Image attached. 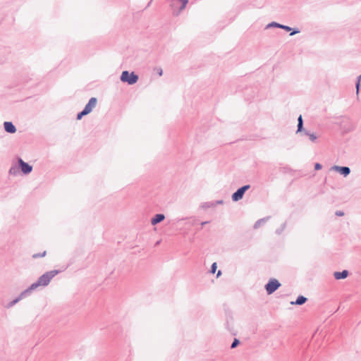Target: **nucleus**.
<instances>
[{"label":"nucleus","instance_id":"1","mask_svg":"<svg viewBox=\"0 0 361 361\" xmlns=\"http://www.w3.org/2000/svg\"><path fill=\"white\" fill-rule=\"evenodd\" d=\"M57 271H51L43 274L37 281L31 285L30 289H35L39 286H47L51 281V279L57 274Z\"/></svg>","mask_w":361,"mask_h":361},{"label":"nucleus","instance_id":"2","mask_svg":"<svg viewBox=\"0 0 361 361\" xmlns=\"http://www.w3.org/2000/svg\"><path fill=\"white\" fill-rule=\"evenodd\" d=\"M97 99L95 97H92L89 102L86 104L85 109L82 111H81L80 114H78L77 118L78 120L81 119L83 116H85L88 114H90L92 109L96 106L97 105Z\"/></svg>","mask_w":361,"mask_h":361},{"label":"nucleus","instance_id":"3","mask_svg":"<svg viewBox=\"0 0 361 361\" xmlns=\"http://www.w3.org/2000/svg\"><path fill=\"white\" fill-rule=\"evenodd\" d=\"M138 77L134 73H129L128 71H123L121 74V80L133 85L137 81Z\"/></svg>","mask_w":361,"mask_h":361},{"label":"nucleus","instance_id":"4","mask_svg":"<svg viewBox=\"0 0 361 361\" xmlns=\"http://www.w3.org/2000/svg\"><path fill=\"white\" fill-rule=\"evenodd\" d=\"M281 286V283L278 280L275 279H272L269 280L268 283L265 286V289L268 294L273 293L276 290H277Z\"/></svg>","mask_w":361,"mask_h":361},{"label":"nucleus","instance_id":"5","mask_svg":"<svg viewBox=\"0 0 361 361\" xmlns=\"http://www.w3.org/2000/svg\"><path fill=\"white\" fill-rule=\"evenodd\" d=\"M250 188V185H247L240 188H239L235 192H234L232 195V199L233 201H238L243 198L245 192Z\"/></svg>","mask_w":361,"mask_h":361},{"label":"nucleus","instance_id":"6","mask_svg":"<svg viewBox=\"0 0 361 361\" xmlns=\"http://www.w3.org/2000/svg\"><path fill=\"white\" fill-rule=\"evenodd\" d=\"M18 163L21 171L27 174L32 171V167L28 164L24 162L21 159L18 160Z\"/></svg>","mask_w":361,"mask_h":361},{"label":"nucleus","instance_id":"7","mask_svg":"<svg viewBox=\"0 0 361 361\" xmlns=\"http://www.w3.org/2000/svg\"><path fill=\"white\" fill-rule=\"evenodd\" d=\"M333 169L343 174L344 176H347L350 172V169L346 166H334Z\"/></svg>","mask_w":361,"mask_h":361},{"label":"nucleus","instance_id":"8","mask_svg":"<svg viewBox=\"0 0 361 361\" xmlns=\"http://www.w3.org/2000/svg\"><path fill=\"white\" fill-rule=\"evenodd\" d=\"M4 128L6 131L10 133H14L16 131V127L11 122H5Z\"/></svg>","mask_w":361,"mask_h":361},{"label":"nucleus","instance_id":"9","mask_svg":"<svg viewBox=\"0 0 361 361\" xmlns=\"http://www.w3.org/2000/svg\"><path fill=\"white\" fill-rule=\"evenodd\" d=\"M165 219V216L164 214H156L154 218H152L151 223L152 225H155L161 221H163Z\"/></svg>","mask_w":361,"mask_h":361},{"label":"nucleus","instance_id":"10","mask_svg":"<svg viewBox=\"0 0 361 361\" xmlns=\"http://www.w3.org/2000/svg\"><path fill=\"white\" fill-rule=\"evenodd\" d=\"M348 271L344 270L341 272H338V271L335 272L334 275V277L337 280H339V279H345L348 276Z\"/></svg>","mask_w":361,"mask_h":361},{"label":"nucleus","instance_id":"11","mask_svg":"<svg viewBox=\"0 0 361 361\" xmlns=\"http://www.w3.org/2000/svg\"><path fill=\"white\" fill-rule=\"evenodd\" d=\"M307 300V298L303 296H299L295 302H292L291 304L302 305Z\"/></svg>","mask_w":361,"mask_h":361},{"label":"nucleus","instance_id":"12","mask_svg":"<svg viewBox=\"0 0 361 361\" xmlns=\"http://www.w3.org/2000/svg\"><path fill=\"white\" fill-rule=\"evenodd\" d=\"M177 1L181 4V6L180 7V11L183 10L185 8V6L188 2V0H177Z\"/></svg>","mask_w":361,"mask_h":361},{"label":"nucleus","instance_id":"13","mask_svg":"<svg viewBox=\"0 0 361 361\" xmlns=\"http://www.w3.org/2000/svg\"><path fill=\"white\" fill-rule=\"evenodd\" d=\"M302 128V116H300L298 118V130L300 131Z\"/></svg>","mask_w":361,"mask_h":361},{"label":"nucleus","instance_id":"14","mask_svg":"<svg viewBox=\"0 0 361 361\" xmlns=\"http://www.w3.org/2000/svg\"><path fill=\"white\" fill-rule=\"evenodd\" d=\"M216 268H217L216 263V262L213 263L212 265V270H211L212 274L215 273Z\"/></svg>","mask_w":361,"mask_h":361},{"label":"nucleus","instance_id":"15","mask_svg":"<svg viewBox=\"0 0 361 361\" xmlns=\"http://www.w3.org/2000/svg\"><path fill=\"white\" fill-rule=\"evenodd\" d=\"M239 343V341L238 339H235L234 341L233 342L232 345H231V348H235Z\"/></svg>","mask_w":361,"mask_h":361},{"label":"nucleus","instance_id":"16","mask_svg":"<svg viewBox=\"0 0 361 361\" xmlns=\"http://www.w3.org/2000/svg\"><path fill=\"white\" fill-rule=\"evenodd\" d=\"M276 26L279 27H281V28H283L288 31H290V27H288V26H285V25H279V24H276Z\"/></svg>","mask_w":361,"mask_h":361},{"label":"nucleus","instance_id":"17","mask_svg":"<svg viewBox=\"0 0 361 361\" xmlns=\"http://www.w3.org/2000/svg\"><path fill=\"white\" fill-rule=\"evenodd\" d=\"M360 78H361V75L359 77L358 81H357V85H356L357 94H358V92H359Z\"/></svg>","mask_w":361,"mask_h":361},{"label":"nucleus","instance_id":"18","mask_svg":"<svg viewBox=\"0 0 361 361\" xmlns=\"http://www.w3.org/2000/svg\"><path fill=\"white\" fill-rule=\"evenodd\" d=\"M310 138L312 141H314L316 140V136L313 134L310 135Z\"/></svg>","mask_w":361,"mask_h":361},{"label":"nucleus","instance_id":"19","mask_svg":"<svg viewBox=\"0 0 361 361\" xmlns=\"http://www.w3.org/2000/svg\"><path fill=\"white\" fill-rule=\"evenodd\" d=\"M322 168V166L319 164H315V169L319 170Z\"/></svg>","mask_w":361,"mask_h":361},{"label":"nucleus","instance_id":"20","mask_svg":"<svg viewBox=\"0 0 361 361\" xmlns=\"http://www.w3.org/2000/svg\"><path fill=\"white\" fill-rule=\"evenodd\" d=\"M158 73H159V75H162V70L161 68L158 69Z\"/></svg>","mask_w":361,"mask_h":361},{"label":"nucleus","instance_id":"21","mask_svg":"<svg viewBox=\"0 0 361 361\" xmlns=\"http://www.w3.org/2000/svg\"><path fill=\"white\" fill-rule=\"evenodd\" d=\"M298 31H294V32H293L290 34V35H294V34H295V33H298Z\"/></svg>","mask_w":361,"mask_h":361},{"label":"nucleus","instance_id":"22","mask_svg":"<svg viewBox=\"0 0 361 361\" xmlns=\"http://www.w3.org/2000/svg\"><path fill=\"white\" fill-rule=\"evenodd\" d=\"M221 275V271H219L217 273V276H219Z\"/></svg>","mask_w":361,"mask_h":361},{"label":"nucleus","instance_id":"23","mask_svg":"<svg viewBox=\"0 0 361 361\" xmlns=\"http://www.w3.org/2000/svg\"><path fill=\"white\" fill-rule=\"evenodd\" d=\"M343 214V213H341V212H338L337 213V215H339V216H342Z\"/></svg>","mask_w":361,"mask_h":361},{"label":"nucleus","instance_id":"24","mask_svg":"<svg viewBox=\"0 0 361 361\" xmlns=\"http://www.w3.org/2000/svg\"><path fill=\"white\" fill-rule=\"evenodd\" d=\"M13 169H10V173H13Z\"/></svg>","mask_w":361,"mask_h":361}]
</instances>
